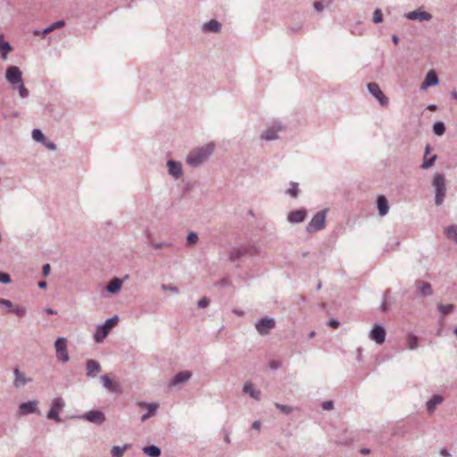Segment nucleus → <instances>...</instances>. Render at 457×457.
Returning <instances> with one entry per match:
<instances>
[{"instance_id": "obj_41", "label": "nucleus", "mask_w": 457, "mask_h": 457, "mask_svg": "<svg viewBox=\"0 0 457 457\" xmlns=\"http://www.w3.org/2000/svg\"><path fill=\"white\" fill-rule=\"evenodd\" d=\"M32 137L36 141H39V142H42L45 139L43 133L39 129H34L32 131Z\"/></svg>"}, {"instance_id": "obj_29", "label": "nucleus", "mask_w": 457, "mask_h": 457, "mask_svg": "<svg viewBox=\"0 0 457 457\" xmlns=\"http://www.w3.org/2000/svg\"><path fill=\"white\" fill-rule=\"evenodd\" d=\"M206 31L217 32L220 29V23L215 20H212L204 25Z\"/></svg>"}, {"instance_id": "obj_38", "label": "nucleus", "mask_w": 457, "mask_h": 457, "mask_svg": "<svg viewBox=\"0 0 457 457\" xmlns=\"http://www.w3.org/2000/svg\"><path fill=\"white\" fill-rule=\"evenodd\" d=\"M287 193L292 197H297L298 195V184L295 182L290 183V187L287 189Z\"/></svg>"}, {"instance_id": "obj_27", "label": "nucleus", "mask_w": 457, "mask_h": 457, "mask_svg": "<svg viewBox=\"0 0 457 457\" xmlns=\"http://www.w3.org/2000/svg\"><path fill=\"white\" fill-rule=\"evenodd\" d=\"M419 339L413 334H408L406 337V345L409 349L414 350L418 347Z\"/></svg>"}, {"instance_id": "obj_16", "label": "nucleus", "mask_w": 457, "mask_h": 457, "mask_svg": "<svg viewBox=\"0 0 457 457\" xmlns=\"http://www.w3.org/2000/svg\"><path fill=\"white\" fill-rule=\"evenodd\" d=\"M416 288H417L418 292L420 293V295H424V296L431 295L433 294L431 285L428 282L417 281Z\"/></svg>"}, {"instance_id": "obj_56", "label": "nucleus", "mask_w": 457, "mask_h": 457, "mask_svg": "<svg viewBox=\"0 0 457 457\" xmlns=\"http://www.w3.org/2000/svg\"><path fill=\"white\" fill-rule=\"evenodd\" d=\"M38 287H39L40 288H46V281H40V282L38 283Z\"/></svg>"}, {"instance_id": "obj_40", "label": "nucleus", "mask_w": 457, "mask_h": 457, "mask_svg": "<svg viewBox=\"0 0 457 457\" xmlns=\"http://www.w3.org/2000/svg\"><path fill=\"white\" fill-rule=\"evenodd\" d=\"M382 21H383V15H382L381 10L376 9L373 13V21L375 23H379V22H382Z\"/></svg>"}, {"instance_id": "obj_21", "label": "nucleus", "mask_w": 457, "mask_h": 457, "mask_svg": "<svg viewBox=\"0 0 457 457\" xmlns=\"http://www.w3.org/2000/svg\"><path fill=\"white\" fill-rule=\"evenodd\" d=\"M140 407L146 408L148 410V412L146 414H144L141 418L142 421L146 420L151 415H153L155 411L158 408V405L156 403H138Z\"/></svg>"}, {"instance_id": "obj_10", "label": "nucleus", "mask_w": 457, "mask_h": 457, "mask_svg": "<svg viewBox=\"0 0 457 457\" xmlns=\"http://www.w3.org/2000/svg\"><path fill=\"white\" fill-rule=\"evenodd\" d=\"M370 338L377 344L381 345L386 339V330L380 325H375L370 333Z\"/></svg>"}, {"instance_id": "obj_64", "label": "nucleus", "mask_w": 457, "mask_h": 457, "mask_svg": "<svg viewBox=\"0 0 457 457\" xmlns=\"http://www.w3.org/2000/svg\"><path fill=\"white\" fill-rule=\"evenodd\" d=\"M225 440H226V442L229 443L230 440H229V437L228 435L225 436Z\"/></svg>"}, {"instance_id": "obj_35", "label": "nucleus", "mask_w": 457, "mask_h": 457, "mask_svg": "<svg viewBox=\"0 0 457 457\" xmlns=\"http://www.w3.org/2000/svg\"><path fill=\"white\" fill-rule=\"evenodd\" d=\"M129 445H125L124 447L120 446H113L111 450V453L112 457H122L125 450L128 448Z\"/></svg>"}, {"instance_id": "obj_4", "label": "nucleus", "mask_w": 457, "mask_h": 457, "mask_svg": "<svg viewBox=\"0 0 457 457\" xmlns=\"http://www.w3.org/2000/svg\"><path fill=\"white\" fill-rule=\"evenodd\" d=\"M326 210L316 213L307 226L308 232H316L325 227Z\"/></svg>"}, {"instance_id": "obj_52", "label": "nucleus", "mask_w": 457, "mask_h": 457, "mask_svg": "<svg viewBox=\"0 0 457 457\" xmlns=\"http://www.w3.org/2000/svg\"><path fill=\"white\" fill-rule=\"evenodd\" d=\"M329 326L334 328H337L339 326V322L337 320H332L328 322Z\"/></svg>"}, {"instance_id": "obj_7", "label": "nucleus", "mask_w": 457, "mask_h": 457, "mask_svg": "<svg viewBox=\"0 0 457 457\" xmlns=\"http://www.w3.org/2000/svg\"><path fill=\"white\" fill-rule=\"evenodd\" d=\"M55 350L58 360L67 362L69 361V354L67 351L66 339L60 337L55 342Z\"/></svg>"}, {"instance_id": "obj_17", "label": "nucleus", "mask_w": 457, "mask_h": 457, "mask_svg": "<svg viewBox=\"0 0 457 457\" xmlns=\"http://www.w3.org/2000/svg\"><path fill=\"white\" fill-rule=\"evenodd\" d=\"M101 370L100 364L94 361L89 360L87 361V375L88 377H95Z\"/></svg>"}, {"instance_id": "obj_2", "label": "nucleus", "mask_w": 457, "mask_h": 457, "mask_svg": "<svg viewBox=\"0 0 457 457\" xmlns=\"http://www.w3.org/2000/svg\"><path fill=\"white\" fill-rule=\"evenodd\" d=\"M118 320V317L115 316L111 319H108L103 326L98 327L95 334V340L97 343L103 342V340L107 337L111 329L117 325Z\"/></svg>"}, {"instance_id": "obj_57", "label": "nucleus", "mask_w": 457, "mask_h": 457, "mask_svg": "<svg viewBox=\"0 0 457 457\" xmlns=\"http://www.w3.org/2000/svg\"><path fill=\"white\" fill-rule=\"evenodd\" d=\"M392 39H393V42L395 43V45H397V44H398V42H399V38H398V37H397V36L394 35V36L392 37Z\"/></svg>"}, {"instance_id": "obj_22", "label": "nucleus", "mask_w": 457, "mask_h": 457, "mask_svg": "<svg viewBox=\"0 0 457 457\" xmlns=\"http://www.w3.org/2000/svg\"><path fill=\"white\" fill-rule=\"evenodd\" d=\"M282 129L281 127H272L264 131L262 135V138L265 140H273L277 138V132Z\"/></svg>"}, {"instance_id": "obj_26", "label": "nucleus", "mask_w": 457, "mask_h": 457, "mask_svg": "<svg viewBox=\"0 0 457 457\" xmlns=\"http://www.w3.org/2000/svg\"><path fill=\"white\" fill-rule=\"evenodd\" d=\"M12 50V47L8 42L3 40V36H0V52L3 59H6L7 54Z\"/></svg>"}, {"instance_id": "obj_59", "label": "nucleus", "mask_w": 457, "mask_h": 457, "mask_svg": "<svg viewBox=\"0 0 457 457\" xmlns=\"http://www.w3.org/2000/svg\"><path fill=\"white\" fill-rule=\"evenodd\" d=\"M46 146L49 148V149H52V150H54L55 149V145L52 143L50 144H47Z\"/></svg>"}, {"instance_id": "obj_62", "label": "nucleus", "mask_w": 457, "mask_h": 457, "mask_svg": "<svg viewBox=\"0 0 457 457\" xmlns=\"http://www.w3.org/2000/svg\"><path fill=\"white\" fill-rule=\"evenodd\" d=\"M361 453H363V454H367V453H370V450L369 449H361Z\"/></svg>"}, {"instance_id": "obj_61", "label": "nucleus", "mask_w": 457, "mask_h": 457, "mask_svg": "<svg viewBox=\"0 0 457 457\" xmlns=\"http://www.w3.org/2000/svg\"><path fill=\"white\" fill-rule=\"evenodd\" d=\"M46 313H48V314H54V313H55V312H54L53 309H50V308H49V309H46Z\"/></svg>"}, {"instance_id": "obj_48", "label": "nucleus", "mask_w": 457, "mask_h": 457, "mask_svg": "<svg viewBox=\"0 0 457 457\" xmlns=\"http://www.w3.org/2000/svg\"><path fill=\"white\" fill-rule=\"evenodd\" d=\"M209 304V301L207 298H202L199 302H198V306L200 308H205L207 305Z\"/></svg>"}, {"instance_id": "obj_54", "label": "nucleus", "mask_w": 457, "mask_h": 457, "mask_svg": "<svg viewBox=\"0 0 457 457\" xmlns=\"http://www.w3.org/2000/svg\"><path fill=\"white\" fill-rule=\"evenodd\" d=\"M388 308V304L386 302H384L382 304H381V311L382 312H386Z\"/></svg>"}, {"instance_id": "obj_33", "label": "nucleus", "mask_w": 457, "mask_h": 457, "mask_svg": "<svg viewBox=\"0 0 457 457\" xmlns=\"http://www.w3.org/2000/svg\"><path fill=\"white\" fill-rule=\"evenodd\" d=\"M448 238L457 242V226H451L445 230Z\"/></svg>"}, {"instance_id": "obj_37", "label": "nucleus", "mask_w": 457, "mask_h": 457, "mask_svg": "<svg viewBox=\"0 0 457 457\" xmlns=\"http://www.w3.org/2000/svg\"><path fill=\"white\" fill-rule=\"evenodd\" d=\"M438 310L443 315H446L448 313H451L454 310V305L451 304V303L450 304H441L438 306Z\"/></svg>"}, {"instance_id": "obj_28", "label": "nucleus", "mask_w": 457, "mask_h": 457, "mask_svg": "<svg viewBox=\"0 0 457 457\" xmlns=\"http://www.w3.org/2000/svg\"><path fill=\"white\" fill-rule=\"evenodd\" d=\"M244 392L245 394H249L254 399H258L259 396H260V392L259 391H256L254 388H253V386L252 383L250 382H247L245 384L244 386Z\"/></svg>"}, {"instance_id": "obj_32", "label": "nucleus", "mask_w": 457, "mask_h": 457, "mask_svg": "<svg viewBox=\"0 0 457 457\" xmlns=\"http://www.w3.org/2000/svg\"><path fill=\"white\" fill-rule=\"evenodd\" d=\"M14 373H15V380H14L15 386L19 387L27 383L28 380L25 378L24 374L21 373L18 369H15Z\"/></svg>"}, {"instance_id": "obj_53", "label": "nucleus", "mask_w": 457, "mask_h": 457, "mask_svg": "<svg viewBox=\"0 0 457 457\" xmlns=\"http://www.w3.org/2000/svg\"><path fill=\"white\" fill-rule=\"evenodd\" d=\"M440 454L444 457H450L451 454L450 453L446 450V449H441L440 450Z\"/></svg>"}, {"instance_id": "obj_45", "label": "nucleus", "mask_w": 457, "mask_h": 457, "mask_svg": "<svg viewBox=\"0 0 457 457\" xmlns=\"http://www.w3.org/2000/svg\"><path fill=\"white\" fill-rule=\"evenodd\" d=\"M276 406L278 409H279L281 411H283L285 413H289L292 411L291 407L287 406V405L276 403Z\"/></svg>"}, {"instance_id": "obj_15", "label": "nucleus", "mask_w": 457, "mask_h": 457, "mask_svg": "<svg viewBox=\"0 0 457 457\" xmlns=\"http://www.w3.org/2000/svg\"><path fill=\"white\" fill-rule=\"evenodd\" d=\"M84 418L96 424H102L105 420L104 413L100 411H90L84 415Z\"/></svg>"}, {"instance_id": "obj_39", "label": "nucleus", "mask_w": 457, "mask_h": 457, "mask_svg": "<svg viewBox=\"0 0 457 457\" xmlns=\"http://www.w3.org/2000/svg\"><path fill=\"white\" fill-rule=\"evenodd\" d=\"M436 158V155H433L432 157H430L428 159H427V157L425 156L424 162L422 163V168L428 169V168L431 167L434 164Z\"/></svg>"}, {"instance_id": "obj_63", "label": "nucleus", "mask_w": 457, "mask_h": 457, "mask_svg": "<svg viewBox=\"0 0 457 457\" xmlns=\"http://www.w3.org/2000/svg\"><path fill=\"white\" fill-rule=\"evenodd\" d=\"M429 150H430L429 146L427 145V147H426V155L429 154Z\"/></svg>"}, {"instance_id": "obj_47", "label": "nucleus", "mask_w": 457, "mask_h": 457, "mask_svg": "<svg viewBox=\"0 0 457 457\" xmlns=\"http://www.w3.org/2000/svg\"><path fill=\"white\" fill-rule=\"evenodd\" d=\"M0 304L4 305V307H7L9 309H11L12 307V302L9 300H5V299H0Z\"/></svg>"}, {"instance_id": "obj_44", "label": "nucleus", "mask_w": 457, "mask_h": 457, "mask_svg": "<svg viewBox=\"0 0 457 457\" xmlns=\"http://www.w3.org/2000/svg\"><path fill=\"white\" fill-rule=\"evenodd\" d=\"M19 93L21 97H26L29 95L28 89L24 87L23 83H19Z\"/></svg>"}, {"instance_id": "obj_5", "label": "nucleus", "mask_w": 457, "mask_h": 457, "mask_svg": "<svg viewBox=\"0 0 457 457\" xmlns=\"http://www.w3.org/2000/svg\"><path fill=\"white\" fill-rule=\"evenodd\" d=\"M64 405H65L64 401L62 398H60V397L54 398L53 400L51 409L47 413V418L49 420H54L57 422H60L61 419L59 417V412L62 410Z\"/></svg>"}, {"instance_id": "obj_11", "label": "nucleus", "mask_w": 457, "mask_h": 457, "mask_svg": "<svg viewBox=\"0 0 457 457\" xmlns=\"http://www.w3.org/2000/svg\"><path fill=\"white\" fill-rule=\"evenodd\" d=\"M101 381L104 386L112 393H120V386L117 381L112 380L108 375L101 377Z\"/></svg>"}, {"instance_id": "obj_8", "label": "nucleus", "mask_w": 457, "mask_h": 457, "mask_svg": "<svg viewBox=\"0 0 457 457\" xmlns=\"http://www.w3.org/2000/svg\"><path fill=\"white\" fill-rule=\"evenodd\" d=\"M275 327V320L270 318H264L260 320L255 328L261 335H267Z\"/></svg>"}, {"instance_id": "obj_58", "label": "nucleus", "mask_w": 457, "mask_h": 457, "mask_svg": "<svg viewBox=\"0 0 457 457\" xmlns=\"http://www.w3.org/2000/svg\"><path fill=\"white\" fill-rule=\"evenodd\" d=\"M33 34H34L35 36H41V37H43L42 31H40V30H35V31L33 32Z\"/></svg>"}, {"instance_id": "obj_1", "label": "nucleus", "mask_w": 457, "mask_h": 457, "mask_svg": "<svg viewBox=\"0 0 457 457\" xmlns=\"http://www.w3.org/2000/svg\"><path fill=\"white\" fill-rule=\"evenodd\" d=\"M213 150L214 145L212 143L195 148L188 154L187 163L192 167H196L203 163L212 154Z\"/></svg>"}, {"instance_id": "obj_34", "label": "nucleus", "mask_w": 457, "mask_h": 457, "mask_svg": "<svg viewBox=\"0 0 457 457\" xmlns=\"http://www.w3.org/2000/svg\"><path fill=\"white\" fill-rule=\"evenodd\" d=\"M331 3L332 0H320L316 1L313 6L317 12H321L326 6H328Z\"/></svg>"}, {"instance_id": "obj_55", "label": "nucleus", "mask_w": 457, "mask_h": 457, "mask_svg": "<svg viewBox=\"0 0 457 457\" xmlns=\"http://www.w3.org/2000/svg\"><path fill=\"white\" fill-rule=\"evenodd\" d=\"M260 427H261V423H260V421H254V422H253V428L254 429H257V430H258V429L260 428Z\"/></svg>"}, {"instance_id": "obj_9", "label": "nucleus", "mask_w": 457, "mask_h": 457, "mask_svg": "<svg viewBox=\"0 0 457 457\" xmlns=\"http://www.w3.org/2000/svg\"><path fill=\"white\" fill-rule=\"evenodd\" d=\"M6 79L12 85L21 83V71L16 66L9 67L6 71Z\"/></svg>"}, {"instance_id": "obj_31", "label": "nucleus", "mask_w": 457, "mask_h": 457, "mask_svg": "<svg viewBox=\"0 0 457 457\" xmlns=\"http://www.w3.org/2000/svg\"><path fill=\"white\" fill-rule=\"evenodd\" d=\"M143 452L151 457H158L161 454L160 449L155 445L145 446Z\"/></svg>"}, {"instance_id": "obj_25", "label": "nucleus", "mask_w": 457, "mask_h": 457, "mask_svg": "<svg viewBox=\"0 0 457 457\" xmlns=\"http://www.w3.org/2000/svg\"><path fill=\"white\" fill-rule=\"evenodd\" d=\"M443 402V397L440 395H434L428 403L427 408L429 412L434 411L436 405L440 404Z\"/></svg>"}, {"instance_id": "obj_6", "label": "nucleus", "mask_w": 457, "mask_h": 457, "mask_svg": "<svg viewBox=\"0 0 457 457\" xmlns=\"http://www.w3.org/2000/svg\"><path fill=\"white\" fill-rule=\"evenodd\" d=\"M369 92L379 102L382 106L388 105V98L381 91L379 86L377 83L371 82L368 84Z\"/></svg>"}, {"instance_id": "obj_19", "label": "nucleus", "mask_w": 457, "mask_h": 457, "mask_svg": "<svg viewBox=\"0 0 457 457\" xmlns=\"http://www.w3.org/2000/svg\"><path fill=\"white\" fill-rule=\"evenodd\" d=\"M191 372L185 370L178 373L170 382V385L176 386L188 380L191 378Z\"/></svg>"}, {"instance_id": "obj_50", "label": "nucleus", "mask_w": 457, "mask_h": 457, "mask_svg": "<svg viewBox=\"0 0 457 457\" xmlns=\"http://www.w3.org/2000/svg\"><path fill=\"white\" fill-rule=\"evenodd\" d=\"M43 275L46 277L50 272V265L45 264L42 269Z\"/></svg>"}, {"instance_id": "obj_20", "label": "nucleus", "mask_w": 457, "mask_h": 457, "mask_svg": "<svg viewBox=\"0 0 457 457\" xmlns=\"http://www.w3.org/2000/svg\"><path fill=\"white\" fill-rule=\"evenodd\" d=\"M377 202L379 215L385 216L388 212L389 209L386 198L384 195H379Z\"/></svg>"}, {"instance_id": "obj_42", "label": "nucleus", "mask_w": 457, "mask_h": 457, "mask_svg": "<svg viewBox=\"0 0 457 457\" xmlns=\"http://www.w3.org/2000/svg\"><path fill=\"white\" fill-rule=\"evenodd\" d=\"M198 240V236L194 233V232H191L188 234L187 236V244L188 245H193V244H195Z\"/></svg>"}, {"instance_id": "obj_12", "label": "nucleus", "mask_w": 457, "mask_h": 457, "mask_svg": "<svg viewBox=\"0 0 457 457\" xmlns=\"http://www.w3.org/2000/svg\"><path fill=\"white\" fill-rule=\"evenodd\" d=\"M37 401H30L28 403H23L20 405L19 411L20 415H27L33 412H37Z\"/></svg>"}, {"instance_id": "obj_3", "label": "nucleus", "mask_w": 457, "mask_h": 457, "mask_svg": "<svg viewBox=\"0 0 457 457\" xmlns=\"http://www.w3.org/2000/svg\"><path fill=\"white\" fill-rule=\"evenodd\" d=\"M433 186L436 188V204L440 205L445 196V178L442 174H436L434 177Z\"/></svg>"}, {"instance_id": "obj_49", "label": "nucleus", "mask_w": 457, "mask_h": 457, "mask_svg": "<svg viewBox=\"0 0 457 457\" xmlns=\"http://www.w3.org/2000/svg\"><path fill=\"white\" fill-rule=\"evenodd\" d=\"M322 407L324 410H331L333 408V403L331 401H327L322 403Z\"/></svg>"}, {"instance_id": "obj_51", "label": "nucleus", "mask_w": 457, "mask_h": 457, "mask_svg": "<svg viewBox=\"0 0 457 457\" xmlns=\"http://www.w3.org/2000/svg\"><path fill=\"white\" fill-rule=\"evenodd\" d=\"M280 366V362L277 361H270V367L273 370H276L278 369V367Z\"/></svg>"}, {"instance_id": "obj_46", "label": "nucleus", "mask_w": 457, "mask_h": 457, "mask_svg": "<svg viewBox=\"0 0 457 457\" xmlns=\"http://www.w3.org/2000/svg\"><path fill=\"white\" fill-rule=\"evenodd\" d=\"M11 281L10 276L6 273H0V282L9 283Z\"/></svg>"}, {"instance_id": "obj_43", "label": "nucleus", "mask_w": 457, "mask_h": 457, "mask_svg": "<svg viewBox=\"0 0 457 457\" xmlns=\"http://www.w3.org/2000/svg\"><path fill=\"white\" fill-rule=\"evenodd\" d=\"M10 311L14 312L15 314H17L20 317L24 316L25 312H26V310L23 307H21V306H17V307L13 308V309H11Z\"/></svg>"}, {"instance_id": "obj_13", "label": "nucleus", "mask_w": 457, "mask_h": 457, "mask_svg": "<svg viewBox=\"0 0 457 457\" xmlns=\"http://www.w3.org/2000/svg\"><path fill=\"white\" fill-rule=\"evenodd\" d=\"M405 16L409 20H418L420 21H429L432 18V15L430 13L420 10L410 12Z\"/></svg>"}, {"instance_id": "obj_36", "label": "nucleus", "mask_w": 457, "mask_h": 457, "mask_svg": "<svg viewBox=\"0 0 457 457\" xmlns=\"http://www.w3.org/2000/svg\"><path fill=\"white\" fill-rule=\"evenodd\" d=\"M434 133L437 136H442L445 133V127L443 122H436L433 126Z\"/></svg>"}, {"instance_id": "obj_24", "label": "nucleus", "mask_w": 457, "mask_h": 457, "mask_svg": "<svg viewBox=\"0 0 457 457\" xmlns=\"http://www.w3.org/2000/svg\"><path fill=\"white\" fill-rule=\"evenodd\" d=\"M169 172L175 178H179L181 174V165L179 162L173 161L168 162Z\"/></svg>"}, {"instance_id": "obj_14", "label": "nucleus", "mask_w": 457, "mask_h": 457, "mask_svg": "<svg viewBox=\"0 0 457 457\" xmlns=\"http://www.w3.org/2000/svg\"><path fill=\"white\" fill-rule=\"evenodd\" d=\"M438 84V79L436 71L434 70H430L421 84V89H427L428 87L436 86Z\"/></svg>"}, {"instance_id": "obj_18", "label": "nucleus", "mask_w": 457, "mask_h": 457, "mask_svg": "<svg viewBox=\"0 0 457 457\" xmlns=\"http://www.w3.org/2000/svg\"><path fill=\"white\" fill-rule=\"evenodd\" d=\"M306 217V212L304 210H296L289 213L288 220L293 223L303 221Z\"/></svg>"}, {"instance_id": "obj_60", "label": "nucleus", "mask_w": 457, "mask_h": 457, "mask_svg": "<svg viewBox=\"0 0 457 457\" xmlns=\"http://www.w3.org/2000/svg\"><path fill=\"white\" fill-rule=\"evenodd\" d=\"M428 109L430 111H435L436 109V106L434 104H431V105H428Z\"/></svg>"}, {"instance_id": "obj_23", "label": "nucleus", "mask_w": 457, "mask_h": 457, "mask_svg": "<svg viewBox=\"0 0 457 457\" xmlns=\"http://www.w3.org/2000/svg\"><path fill=\"white\" fill-rule=\"evenodd\" d=\"M121 285H122V282L120 278H113L107 285L106 289L109 293L116 294L120 290Z\"/></svg>"}, {"instance_id": "obj_30", "label": "nucleus", "mask_w": 457, "mask_h": 457, "mask_svg": "<svg viewBox=\"0 0 457 457\" xmlns=\"http://www.w3.org/2000/svg\"><path fill=\"white\" fill-rule=\"evenodd\" d=\"M64 25H65L64 21H58L53 23L52 25H50L49 27H47L46 29H45L42 31L43 37H45L47 34L54 31V29L62 28Z\"/></svg>"}]
</instances>
